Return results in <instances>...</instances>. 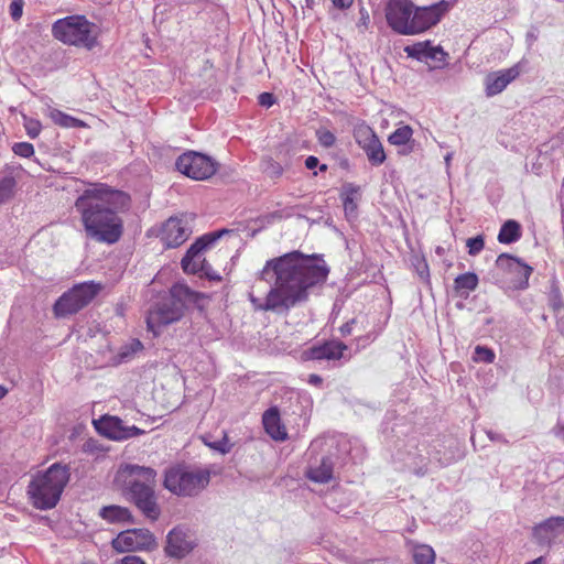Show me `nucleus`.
<instances>
[{"label": "nucleus", "mask_w": 564, "mask_h": 564, "mask_svg": "<svg viewBox=\"0 0 564 564\" xmlns=\"http://www.w3.org/2000/svg\"><path fill=\"white\" fill-rule=\"evenodd\" d=\"M270 272L274 275V286L270 289L265 300L249 295L256 311H288L306 302L310 290L326 282L329 268L322 256L292 251L268 260L260 272L261 279L267 280Z\"/></svg>", "instance_id": "nucleus-1"}, {"label": "nucleus", "mask_w": 564, "mask_h": 564, "mask_svg": "<svg viewBox=\"0 0 564 564\" xmlns=\"http://www.w3.org/2000/svg\"><path fill=\"white\" fill-rule=\"evenodd\" d=\"M130 206L128 193L100 182L88 183L74 204L86 237L106 245H115L122 238V216Z\"/></svg>", "instance_id": "nucleus-2"}, {"label": "nucleus", "mask_w": 564, "mask_h": 564, "mask_svg": "<svg viewBox=\"0 0 564 564\" xmlns=\"http://www.w3.org/2000/svg\"><path fill=\"white\" fill-rule=\"evenodd\" d=\"M387 0L384 17L391 30L401 35H416L437 25L453 8L448 0Z\"/></svg>", "instance_id": "nucleus-3"}, {"label": "nucleus", "mask_w": 564, "mask_h": 564, "mask_svg": "<svg viewBox=\"0 0 564 564\" xmlns=\"http://www.w3.org/2000/svg\"><path fill=\"white\" fill-rule=\"evenodd\" d=\"M156 475L151 467L127 464L115 476V485L151 520L160 516L154 492Z\"/></svg>", "instance_id": "nucleus-4"}, {"label": "nucleus", "mask_w": 564, "mask_h": 564, "mask_svg": "<svg viewBox=\"0 0 564 564\" xmlns=\"http://www.w3.org/2000/svg\"><path fill=\"white\" fill-rule=\"evenodd\" d=\"M70 478V469L67 465L55 463L45 471L33 477L28 494L32 505L40 510L54 508Z\"/></svg>", "instance_id": "nucleus-5"}, {"label": "nucleus", "mask_w": 564, "mask_h": 564, "mask_svg": "<svg viewBox=\"0 0 564 564\" xmlns=\"http://www.w3.org/2000/svg\"><path fill=\"white\" fill-rule=\"evenodd\" d=\"M210 481V471L206 468L177 465L169 468L164 475V487L181 497H193L203 491Z\"/></svg>", "instance_id": "nucleus-6"}, {"label": "nucleus", "mask_w": 564, "mask_h": 564, "mask_svg": "<svg viewBox=\"0 0 564 564\" xmlns=\"http://www.w3.org/2000/svg\"><path fill=\"white\" fill-rule=\"evenodd\" d=\"M93 26L84 15H69L53 23L52 34L65 44L91 48L96 44Z\"/></svg>", "instance_id": "nucleus-7"}, {"label": "nucleus", "mask_w": 564, "mask_h": 564, "mask_svg": "<svg viewBox=\"0 0 564 564\" xmlns=\"http://www.w3.org/2000/svg\"><path fill=\"white\" fill-rule=\"evenodd\" d=\"M227 232L229 231H214L205 234L196 239L181 261L183 271L187 274H198L209 281L220 282L223 280L220 272L210 264L208 259H203L199 263H195L193 260L198 256V252L207 251L224 234Z\"/></svg>", "instance_id": "nucleus-8"}, {"label": "nucleus", "mask_w": 564, "mask_h": 564, "mask_svg": "<svg viewBox=\"0 0 564 564\" xmlns=\"http://www.w3.org/2000/svg\"><path fill=\"white\" fill-rule=\"evenodd\" d=\"M102 284L87 281L75 284L55 302L53 311L56 317L76 314L86 307L102 290Z\"/></svg>", "instance_id": "nucleus-9"}, {"label": "nucleus", "mask_w": 564, "mask_h": 564, "mask_svg": "<svg viewBox=\"0 0 564 564\" xmlns=\"http://www.w3.org/2000/svg\"><path fill=\"white\" fill-rule=\"evenodd\" d=\"M175 166L185 176L196 181H204L210 178L216 173L218 164L215 160L203 153L187 151L177 158Z\"/></svg>", "instance_id": "nucleus-10"}, {"label": "nucleus", "mask_w": 564, "mask_h": 564, "mask_svg": "<svg viewBox=\"0 0 564 564\" xmlns=\"http://www.w3.org/2000/svg\"><path fill=\"white\" fill-rule=\"evenodd\" d=\"M352 137L372 165L383 164L387 159L383 145L370 126L365 122L357 123L354 127Z\"/></svg>", "instance_id": "nucleus-11"}, {"label": "nucleus", "mask_w": 564, "mask_h": 564, "mask_svg": "<svg viewBox=\"0 0 564 564\" xmlns=\"http://www.w3.org/2000/svg\"><path fill=\"white\" fill-rule=\"evenodd\" d=\"M111 546L118 553L148 551L155 546V539L148 529H130L120 532Z\"/></svg>", "instance_id": "nucleus-12"}, {"label": "nucleus", "mask_w": 564, "mask_h": 564, "mask_svg": "<svg viewBox=\"0 0 564 564\" xmlns=\"http://www.w3.org/2000/svg\"><path fill=\"white\" fill-rule=\"evenodd\" d=\"M93 423L100 435L113 441H123L144 434L143 430L135 425H124L120 417L113 415H102Z\"/></svg>", "instance_id": "nucleus-13"}, {"label": "nucleus", "mask_w": 564, "mask_h": 564, "mask_svg": "<svg viewBox=\"0 0 564 564\" xmlns=\"http://www.w3.org/2000/svg\"><path fill=\"white\" fill-rule=\"evenodd\" d=\"M192 235V227L188 220L182 217H170L165 220L159 231V238L165 248H177L182 246Z\"/></svg>", "instance_id": "nucleus-14"}, {"label": "nucleus", "mask_w": 564, "mask_h": 564, "mask_svg": "<svg viewBox=\"0 0 564 564\" xmlns=\"http://www.w3.org/2000/svg\"><path fill=\"white\" fill-rule=\"evenodd\" d=\"M496 264L499 270L509 276L513 288L525 289L528 286L529 278L533 271L532 267L508 253H501L497 258Z\"/></svg>", "instance_id": "nucleus-15"}, {"label": "nucleus", "mask_w": 564, "mask_h": 564, "mask_svg": "<svg viewBox=\"0 0 564 564\" xmlns=\"http://www.w3.org/2000/svg\"><path fill=\"white\" fill-rule=\"evenodd\" d=\"M404 52L409 57L427 64L431 63L434 68H442L447 64L448 53L440 45H432L431 41H422L408 45Z\"/></svg>", "instance_id": "nucleus-16"}, {"label": "nucleus", "mask_w": 564, "mask_h": 564, "mask_svg": "<svg viewBox=\"0 0 564 564\" xmlns=\"http://www.w3.org/2000/svg\"><path fill=\"white\" fill-rule=\"evenodd\" d=\"M183 316L184 312L170 300L169 302L158 304L149 312L147 325L150 330L156 333L161 326L175 323Z\"/></svg>", "instance_id": "nucleus-17"}, {"label": "nucleus", "mask_w": 564, "mask_h": 564, "mask_svg": "<svg viewBox=\"0 0 564 564\" xmlns=\"http://www.w3.org/2000/svg\"><path fill=\"white\" fill-rule=\"evenodd\" d=\"M347 349V345L343 341L326 340L304 350L302 358L303 360H339Z\"/></svg>", "instance_id": "nucleus-18"}, {"label": "nucleus", "mask_w": 564, "mask_h": 564, "mask_svg": "<svg viewBox=\"0 0 564 564\" xmlns=\"http://www.w3.org/2000/svg\"><path fill=\"white\" fill-rule=\"evenodd\" d=\"M195 547L191 535L182 529L175 528L167 534L165 553L167 556L183 558Z\"/></svg>", "instance_id": "nucleus-19"}, {"label": "nucleus", "mask_w": 564, "mask_h": 564, "mask_svg": "<svg viewBox=\"0 0 564 564\" xmlns=\"http://www.w3.org/2000/svg\"><path fill=\"white\" fill-rule=\"evenodd\" d=\"M169 293L172 302L184 313L191 305L198 306L199 302L207 297L204 293L191 289L185 282L174 283Z\"/></svg>", "instance_id": "nucleus-20"}, {"label": "nucleus", "mask_w": 564, "mask_h": 564, "mask_svg": "<svg viewBox=\"0 0 564 564\" xmlns=\"http://www.w3.org/2000/svg\"><path fill=\"white\" fill-rule=\"evenodd\" d=\"M520 75L518 65L501 69L487 75L485 79V91L488 97L496 96Z\"/></svg>", "instance_id": "nucleus-21"}, {"label": "nucleus", "mask_w": 564, "mask_h": 564, "mask_svg": "<svg viewBox=\"0 0 564 564\" xmlns=\"http://www.w3.org/2000/svg\"><path fill=\"white\" fill-rule=\"evenodd\" d=\"M564 532V517H550L533 528V536L539 543H551Z\"/></svg>", "instance_id": "nucleus-22"}, {"label": "nucleus", "mask_w": 564, "mask_h": 564, "mask_svg": "<svg viewBox=\"0 0 564 564\" xmlns=\"http://www.w3.org/2000/svg\"><path fill=\"white\" fill-rule=\"evenodd\" d=\"M262 424L267 434L274 441L283 442L288 438V432L281 421L278 408L272 406L262 414Z\"/></svg>", "instance_id": "nucleus-23"}, {"label": "nucleus", "mask_w": 564, "mask_h": 564, "mask_svg": "<svg viewBox=\"0 0 564 564\" xmlns=\"http://www.w3.org/2000/svg\"><path fill=\"white\" fill-rule=\"evenodd\" d=\"M334 466L328 457H323L319 465L310 467L306 471V477L318 484H327L333 478Z\"/></svg>", "instance_id": "nucleus-24"}, {"label": "nucleus", "mask_w": 564, "mask_h": 564, "mask_svg": "<svg viewBox=\"0 0 564 564\" xmlns=\"http://www.w3.org/2000/svg\"><path fill=\"white\" fill-rule=\"evenodd\" d=\"M99 516L109 523L131 522L132 516L128 508L121 506H106L101 508Z\"/></svg>", "instance_id": "nucleus-25"}, {"label": "nucleus", "mask_w": 564, "mask_h": 564, "mask_svg": "<svg viewBox=\"0 0 564 564\" xmlns=\"http://www.w3.org/2000/svg\"><path fill=\"white\" fill-rule=\"evenodd\" d=\"M48 118L52 120V122L61 128H87L88 124L78 119L75 118L66 112H63L59 109L52 108L48 111Z\"/></svg>", "instance_id": "nucleus-26"}, {"label": "nucleus", "mask_w": 564, "mask_h": 564, "mask_svg": "<svg viewBox=\"0 0 564 564\" xmlns=\"http://www.w3.org/2000/svg\"><path fill=\"white\" fill-rule=\"evenodd\" d=\"M521 238V226L518 221L510 219L507 220L500 228L498 234V241L500 243L509 245L518 241Z\"/></svg>", "instance_id": "nucleus-27"}, {"label": "nucleus", "mask_w": 564, "mask_h": 564, "mask_svg": "<svg viewBox=\"0 0 564 564\" xmlns=\"http://www.w3.org/2000/svg\"><path fill=\"white\" fill-rule=\"evenodd\" d=\"M478 283L479 280L476 273H463L455 278L454 290L460 295H468L469 292H473L477 289Z\"/></svg>", "instance_id": "nucleus-28"}, {"label": "nucleus", "mask_w": 564, "mask_h": 564, "mask_svg": "<svg viewBox=\"0 0 564 564\" xmlns=\"http://www.w3.org/2000/svg\"><path fill=\"white\" fill-rule=\"evenodd\" d=\"M143 349V344L134 338L128 344L120 347L118 354L115 356L113 361L116 365L128 362L134 358V356Z\"/></svg>", "instance_id": "nucleus-29"}, {"label": "nucleus", "mask_w": 564, "mask_h": 564, "mask_svg": "<svg viewBox=\"0 0 564 564\" xmlns=\"http://www.w3.org/2000/svg\"><path fill=\"white\" fill-rule=\"evenodd\" d=\"M435 552L427 544H414L412 547V557L414 564H434Z\"/></svg>", "instance_id": "nucleus-30"}, {"label": "nucleus", "mask_w": 564, "mask_h": 564, "mask_svg": "<svg viewBox=\"0 0 564 564\" xmlns=\"http://www.w3.org/2000/svg\"><path fill=\"white\" fill-rule=\"evenodd\" d=\"M412 134L413 130L410 126H401L389 135L388 141L392 145H404L411 140Z\"/></svg>", "instance_id": "nucleus-31"}, {"label": "nucleus", "mask_w": 564, "mask_h": 564, "mask_svg": "<svg viewBox=\"0 0 564 564\" xmlns=\"http://www.w3.org/2000/svg\"><path fill=\"white\" fill-rule=\"evenodd\" d=\"M358 187L348 185L345 187L343 204L346 213H354L357 209L356 197L358 195Z\"/></svg>", "instance_id": "nucleus-32"}, {"label": "nucleus", "mask_w": 564, "mask_h": 564, "mask_svg": "<svg viewBox=\"0 0 564 564\" xmlns=\"http://www.w3.org/2000/svg\"><path fill=\"white\" fill-rule=\"evenodd\" d=\"M15 180L11 176L0 178V205L13 196Z\"/></svg>", "instance_id": "nucleus-33"}, {"label": "nucleus", "mask_w": 564, "mask_h": 564, "mask_svg": "<svg viewBox=\"0 0 564 564\" xmlns=\"http://www.w3.org/2000/svg\"><path fill=\"white\" fill-rule=\"evenodd\" d=\"M23 127L31 139H36L41 134L42 123L37 119L23 116Z\"/></svg>", "instance_id": "nucleus-34"}, {"label": "nucleus", "mask_w": 564, "mask_h": 564, "mask_svg": "<svg viewBox=\"0 0 564 564\" xmlns=\"http://www.w3.org/2000/svg\"><path fill=\"white\" fill-rule=\"evenodd\" d=\"M316 138H317L318 143L323 148H326V149L332 148L336 143L335 134L330 130H327V129L317 130Z\"/></svg>", "instance_id": "nucleus-35"}, {"label": "nucleus", "mask_w": 564, "mask_h": 564, "mask_svg": "<svg viewBox=\"0 0 564 564\" xmlns=\"http://www.w3.org/2000/svg\"><path fill=\"white\" fill-rule=\"evenodd\" d=\"M12 152L18 156L29 159L34 155V147L30 142H15L12 145Z\"/></svg>", "instance_id": "nucleus-36"}, {"label": "nucleus", "mask_w": 564, "mask_h": 564, "mask_svg": "<svg viewBox=\"0 0 564 564\" xmlns=\"http://www.w3.org/2000/svg\"><path fill=\"white\" fill-rule=\"evenodd\" d=\"M495 357H496L495 352L490 348H487L484 346H477L475 348L474 360L477 362L482 361V362L491 364V362H494Z\"/></svg>", "instance_id": "nucleus-37"}, {"label": "nucleus", "mask_w": 564, "mask_h": 564, "mask_svg": "<svg viewBox=\"0 0 564 564\" xmlns=\"http://www.w3.org/2000/svg\"><path fill=\"white\" fill-rule=\"evenodd\" d=\"M466 247L468 248V253L470 256L478 254L485 247L484 237L479 235L477 237L467 239Z\"/></svg>", "instance_id": "nucleus-38"}, {"label": "nucleus", "mask_w": 564, "mask_h": 564, "mask_svg": "<svg viewBox=\"0 0 564 564\" xmlns=\"http://www.w3.org/2000/svg\"><path fill=\"white\" fill-rule=\"evenodd\" d=\"M264 172L270 176V177H280L282 176L283 174V167L282 165L272 160V159H269L265 161V169H264Z\"/></svg>", "instance_id": "nucleus-39"}, {"label": "nucleus", "mask_w": 564, "mask_h": 564, "mask_svg": "<svg viewBox=\"0 0 564 564\" xmlns=\"http://www.w3.org/2000/svg\"><path fill=\"white\" fill-rule=\"evenodd\" d=\"M209 446L212 448L220 452L221 454H227L232 449L234 444L230 443L227 434H225L220 441L214 442Z\"/></svg>", "instance_id": "nucleus-40"}, {"label": "nucleus", "mask_w": 564, "mask_h": 564, "mask_svg": "<svg viewBox=\"0 0 564 564\" xmlns=\"http://www.w3.org/2000/svg\"><path fill=\"white\" fill-rule=\"evenodd\" d=\"M23 0H12L9 7L10 15L14 21H19L23 14Z\"/></svg>", "instance_id": "nucleus-41"}, {"label": "nucleus", "mask_w": 564, "mask_h": 564, "mask_svg": "<svg viewBox=\"0 0 564 564\" xmlns=\"http://www.w3.org/2000/svg\"><path fill=\"white\" fill-rule=\"evenodd\" d=\"M415 268H416L420 279L424 282H429L430 270H429V265H427L426 261L425 260L419 261L417 264L415 265Z\"/></svg>", "instance_id": "nucleus-42"}, {"label": "nucleus", "mask_w": 564, "mask_h": 564, "mask_svg": "<svg viewBox=\"0 0 564 564\" xmlns=\"http://www.w3.org/2000/svg\"><path fill=\"white\" fill-rule=\"evenodd\" d=\"M259 104L264 107H271L274 104V97L271 93H262L259 96Z\"/></svg>", "instance_id": "nucleus-43"}, {"label": "nucleus", "mask_w": 564, "mask_h": 564, "mask_svg": "<svg viewBox=\"0 0 564 564\" xmlns=\"http://www.w3.org/2000/svg\"><path fill=\"white\" fill-rule=\"evenodd\" d=\"M118 564H147L140 556L127 555Z\"/></svg>", "instance_id": "nucleus-44"}, {"label": "nucleus", "mask_w": 564, "mask_h": 564, "mask_svg": "<svg viewBox=\"0 0 564 564\" xmlns=\"http://www.w3.org/2000/svg\"><path fill=\"white\" fill-rule=\"evenodd\" d=\"M318 164H319V160L314 155H310L305 160V167L307 170H314L316 166H318Z\"/></svg>", "instance_id": "nucleus-45"}, {"label": "nucleus", "mask_w": 564, "mask_h": 564, "mask_svg": "<svg viewBox=\"0 0 564 564\" xmlns=\"http://www.w3.org/2000/svg\"><path fill=\"white\" fill-rule=\"evenodd\" d=\"M355 324V319H351L347 323H345L341 327H340V334L343 336H348L351 334V330H352V325Z\"/></svg>", "instance_id": "nucleus-46"}, {"label": "nucleus", "mask_w": 564, "mask_h": 564, "mask_svg": "<svg viewBox=\"0 0 564 564\" xmlns=\"http://www.w3.org/2000/svg\"><path fill=\"white\" fill-rule=\"evenodd\" d=\"M354 0H333L334 7L338 9H346L352 4Z\"/></svg>", "instance_id": "nucleus-47"}, {"label": "nucleus", "mask_w": 564, "mask_h": 564, "mask_svg": "<svg viewBox=\"0 0 564 564\" xmlns=\"http://www.w3.org/2000/svg\"><path fill=\"white\" fill-rule=\"evenodd\" d=\"M308 383L310 384H313V386H321L322 382H323V379L321 376L316 375V373H312L308 376Z\"/></svg>", "instance_id": "nucleus-48"}, {"label": "nucleus", "mask_w": 564, "mask_h": 564, "mask_svg": "<svg viewBox=\"0 0 564 564\" xmlns=\"http://www.w3.org/2000/svg\"><path fill=\"white\" fill-rule=\"evenodd\" d=\"M8 394V389L0 384V400L3 399Z\"/></svg>", "instance_id": "nucleus-49"}, {"label": "nucleus", "mask_w": 564, "mask_h": 564, "mask_svg": "<svg viewBox=\"0 0 564 564\" xmlns=\"http://www.w3.org/2000/svg\"><path fill=\"white\" fill-rule=\"evenodd\" d=\"M203 253L204 252H198V256L194 258V262L195 263H199L203 259H206L205 257H203Z\"/></svg>", "instance_id": "nucleus-50"}, {"label": "nucleus", "mask_w": 564, "mask_h": 564, "mask_svg": "<svg viewBox=\"0 0 564 564\" xmlns=\"http://www.w3.org/2000/svg\"><path fill=\"white\" fill-rule=\"evenodd\" d=\"M541 562H542V557H539V558H536V560H534L532 562H529L527 564H541Z\"/></svg>", "instance_id": "nucleus-51"}, {"label": "nucleus", "mask_w": 564, "mask_h": 564, "mask_svg": "<svg viewBox=\"0 0 564 564\" xmlns=\"http://www.w3.org/2000/svg\"><path fill=\"white\" fill-rule=\"evenodd\" d=\"M327 169H328V166H327L326 164H321V165H319V171H321V172H326V171H327Z\"/></svg>", "instance_id": "nucleus-52"}, {"label": "nucleus", "mask_w": 564, "mask_h": 564, "mask_svg": "<svg viewBox=\"0 0 564 564\" xmlns=\"http://www.w3.org/2000/svg\"><path fill=\"white\" fill-rule=\"evenodd\" d=\"M311 2H313V0H306V3L310 4Z\"/></svg>", "instance_id": "nucleus-53"}, {"label": "nucleus", "mask_w": 564, "mask_h": 564, "mask_svg": "<svg viewBox=\"0 0 564 564\" xmlns=\"http://www.w3.org/2000/svg\"><path fill=\"white\" fill-rule=\"evenodd\" d=\"M84 564H95V563H90V562H88V563H84Z\"/></svg>", "instance_id": "nucleus-54"}]
</instances>
